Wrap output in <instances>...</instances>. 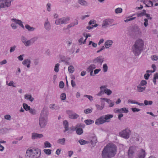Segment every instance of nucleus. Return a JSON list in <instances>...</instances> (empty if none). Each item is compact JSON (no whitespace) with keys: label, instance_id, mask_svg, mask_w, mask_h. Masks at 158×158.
Listing matches in <instances>:
<instances>
[{"label":"nucleus","instance_id":"5","mask_svg":"<svg viewBox=\"0 0 158 158\" xmlns=\"http://www.w3.org/2000/svg\"><path fill=\"white\" fill-rule=\"evenodd\" d=\"M112 114H107L100 117L97 119L95 122V124L97 125L102 124L106 122L109 121V119L113 117Z\"/></svg>","mask_w":158,"mask_h":158},{"label":"nucleus","instance_id":"10","mask_svg":"<svg viewBox=\"0 0 158 158\" xmlns=\"http://www.w3.org/2000/svg\"><path fill=\"white\" fill-rule=\"evenodd\" d=\"M136 152V148L134 146L131 147L129 149L128 155L129 158H133Z\"/></svg>","mask_w":158,"mask_h":158},{"label":"nucleus","instance_id":"35","mask_svg":"<svg viewBox=\"0 0 158 158\" xmlns=\"http://www.w3.org/2000/svg\"><path fill=\"white\" fill-rule=\"evenodd\" d=\"M23 106L25 110L26 111H29L31 108L27 104L23 103Z\"/></svg>","mask_w":158,"mask_h":158},{"label":"nucleus","instance_id":"45","mask_svg":"<svg viewBox=\"0 0 158 158\" xmlns=\"http://www.w3.org/2000/svg\"><path fill=\"white\" fill-rule=\"evenodd\" d=\"M86 41V40L85 39H84V38L82 37L79 39L78 40V42L81 44H85Z\"/></svg>","mask_w":158,"mask_h":158},{"label":"nucleus","instance_id":"64","mask_svg":"<svg viewBox=\"0 0 158 158\" xmlns=\"http://www.w3.org/2000/svg\"><path fill=\"white\" fill-rule=\"evenodd\" d=\"M136 102L135 100H134L132 99H129L127 101V102L128 103H131V104H136Z\"/></svg>","mask_w":158,"mask_h":158},{"label":"nucleus","instance_id":"14","mask_svg":"<svg viewBox=\"0 0 158 158\" xmlns=\"http://www.w3.org/2000/svg\"><path fill=\"white\" fill-rule=\"evenodd\" d=\"M44 25V28L46 30L49 31L51 30V26L48 19H47V20L45 21Z\"/></svg>","mask_w":158,"mask_h":158},{"label":"nucleus","instance_id":"9","mask_svg":"<svg viewBox=\"0 0 158 158\" xmlns=\"http://www.w3.org/2000/svg\"><path fill=\"white\" fill-rule=\"evenodd\" d=\"M114 20L110 19H107L103 21L102 24V27L103 28H106L108 26H113L112 24L114 22Z\"/></svg>","mask_w":158,"mask_h":158},{"label":"nucleus","instance_id":"44","mask_svg":"<svg viewBox=\"0 0 158 158\" xmlns=\"http://www.w3.org/2000/svg\"><path fill=\"white\" fill-rule=\"evenodd\" d=\"M52 146L51 144L48 141H45L44 143V148H50Z\"/></svg>","mask_w":158,"mask_h":158},{"label":"nucleus","instance_id":"62","mask_svg":"<svg viewBox=\"0 0 158 158\" xmlns=\"http://www.w3.org/2000/svg\"><path fill=\"white\" fill-rule=\"evenodd\" d=\"M131 109L132 110V111L134 112H139L140 110V109L137 108L136 107L132 108Z\"/></svg>","mask_w":158,"mask_h":158},{"label":"nucleus","instance_id":"33","mask_svg":"<svg viewBox=\"0 0 158 158\" xmlns=\"http://www.w3.org/2000/svg\"><path fill=\"white\" fill-rule=\"evenodd\" d=\"M84 123H85L86 125H90L91 124L94 123V121L92 120L89 119L85 120L84 121Z\"/></svg>","mask_w":158,"mask_h":158},{"label":"nucleus","instance_id":"16","mask_svg":"<svg viewBox=\"0 0 158 158\" xmlns=\"http://www.w3.org/2000/svg\"><path fill=\"white\" fill-rule=\"evenodd\" d=\"M104 60V58L102 56H99L95 58L93 60V62L96 64H101Z\"/></svg>","mask_w":158,"mask_h":158},{"label":"nucleus","instance_id":"7","mask_svg":"<svg viewBox=\"0 0 158 158\" xmlns=\"http://www.w3.org/2000/svg\"><path fill=\"white\" fill-rule=\"evenodd\" d=\"M14 0H0V8H5L10 7L12 2Z\"/></svg>","mask_w":158,"mask_h":158},{"label":"nucleus","instance_id":"55","mask_svg":"<svg viewBox=\"0 0 158 158\" xmlns=\"http://www.w3.org/2000/svg\"><path fill=\"white\" fill-rule=\"evenodd\" d=\"M66 98V95L64 93H62L60 95V98L62 100H64Z\"/></svg>","mask_w":158,"mask_h":158},{"label":"nucleus","instance_id":"34","mask_svg":"<svg viewBox=\"0 0 158 158\" xmlns=\"http://www.w3.org/2000/svg\"><path fill=\"white\" fill-rule=\"evenodd\" d=\"M63 125L65 128V131H68L69 129L68 123L66 120H64L63 121Z\"/></svg>","mask_w":158,"mask_h":158},{"label":"nucleus","instance_id":"60","mask_svg":"<svg viewBox=\"0 0 158 158\" xmlns=\"http://www.w3.org/2000/svg\"><path fill=\"white\" fill-rule=\"evenodd\" d=\"M147 84V82L145 80H143L140 81L139 85L141 86H144L146 85Z\"/></svg>","mask_w":158,"mask_h":158},{"label":"nucleus","instance_id":"38","mask_svg":"<svg viewBox=\"0 0 158 158\" xmlns=\"http://www.w3.org/2000/svg\"><path fill=\"white\" fill-rule=\"evenodd\" d=\"M104 88V86H103L102 85L100 87V91L97 94L98 96H101L104 94L103 89Z\"/></svg>","mask_w":158,"mask_h":158},{"label":"nucleus","instance_id":"50","mask_svg":"<svg viewBox=\"0 0 158 158\" xmlns=\"http://www.w3.org/2000/svg\"><path fill=\"white\" fill-rule=\"evenodd\" d=\"M59 66L60 64L59 63L56 64H55L54 69V70L57 73L59 71Z\"/></svg>","mask_w":158,"mask_h":158},{"label":"nucleus","instance_id":"1","mask_svg":"<svg viewBox=\"0 0 158 158\" xmlns=\"http://www.w3.org/2000/svg\"><path fill=\"white\" fill-rule=\"evenodd\" d=\"M116 147L113 144H109L106 146L102 152V158H110L114 156L116 153Z\"/></svg>","mask_w":158,"mask_h":158},{"label":"nucleus","instance_id":"2","mask_svg":"<svg viewBox=\"0 0 158 158\" xmlns=\"http://www.w3.org/2000/svg\"><path fill=\"white\" fill-rule=\"evenodd\" d=\"M41 150L38 148H30L26 152V156L27 158H40Z\"/></svg>","mask_w":158,"mask_h":158},{"label":"nucleus","instance_id":"54","mask_svg":"<svg viewBox=\"0 0 158 158\" xmlns=\"http://www.w3.org/2000/svg\"><path fill=\"white\" fill-rule=\"evenodd\" d=\"M49 107L52 110H56L58 108V107L54 104H51Z\"/></svg>","mask_w":158,"mask_h":158},{"label":"nucleus","instance_id":"47","mask_svg":"<svg viewBox=\"0 0 158 158\" xmlns=\"http://www.w3.org/2000/svg\"><path fill=\"white\" fill-rule=\"evenodd\" d=\"M145 11L143 10L141 12L138 13L136 14V15L138 17H142L145 15Z\"/></svg>","mask_w":158,"mask_h":158},{"label":"nucleus","instance_id":"13","mask_svg":"<svg viewBox=\"0 0 158 158\" xmlns=\"http://www.w3.org/2000/svg\"><path fill=\"white\" fill-rule=\"evenodd\" d=\"M21 41L22 43L26 47H28L31 45L32 44L30 40H27V39L24 36L21 37Z\"/></svg>","mask_w":158,"mask_h":158},{"label":"nucleus","instance_id":"21","mask_svg":"<svg viewBox=\"0 0 158 158\" xmlns=\"http://www.w3.org/2000/svg\"><path fill=\"white\" fill-rule=\"evenodd\" d=\"M102 86H104V88H103L104 94L108 96L110 95L112 93V91L110 89L107 88V86L106 85H103Z\"/></svg>","mask_w":158,"mask_h":158},{"label":"nucleus","instance_id":"12","mask_svg":"<svg viewBox=\"0 0 158 158\" xmlns=\"http://www.w3.org/2000/svg\"><path fill=\"white\" fill-rule=\"evenodd\" d=\"M67 114L69 115V118L71 119L77 118L79 116L75 113H73L72 111L67 110L66 111Z\"/></svg>","mask_w":158,"mask_h":158},{"label":"nucleus","instance_id":"56","mask_svg":"<svg viewBox=\"0 0 158 158\" xmlns=\"http://www.w3.org/2000/svg\"><path fill=\"white\" fill-rule=\"evenodd\" d=\"M16 48V46L15 45H14L10 47V52L11 53L14 52Z\"/></svg>","mask_w":158,"mask_h":158},{"label":"nucleus","instance_id":"6","mask_svg":"<svg viewBox=\"0 0 158 158\" xmlns=\"http://www.w3.org/2000/svg\"><path fill=\"white\" fill-rule=\"evenodd\" d=\"M10 26L13 30H15L18 27V25L23 29L24 28L23 23L22 21L19 19L15 18L11 19Z\"/></svg>","mask_w":158,"mask_h":158},{"label":"nucleus","instance_id":"52","mask_svg":"<svg viewBox=\"0 0 158 158\" xmlns=\"http://www.w3.org/2000/svg\"><path fill=\"white\" fill-rule=\"evenodd\" d=\"M51 4L49 3H48L46 5L47 10L48 12L51 11Z\"/></svg>","mask_w":158,"mask_h":158},{"label":"nucleus","instance_id":"51","mask_svg":"<svg viewBox=\"0 0 158 158\" xmlns=\"http://www.w3.org/2000/svg\"><path fill=\"white\" fill-rule=\"evenodd\" d=\"M102 69L104 72H106L108 70V66L106 64H104L103 65Z\"/></svg>","mask_w":158,"mask_h":158},{"label":"nucleus","instance_id":"59","mask_svg":"<svg viewBox=\"0 0 158 158\" xmlns=\"http://www.w3.org/2000/svg\"><path fill=\"white\" fill-rule=\"evenodd\" d=\"M84 97H86L90 101H92L93 100V97L90 95H85L84 96Z\"/></svg>","mask_w":158,"mask_h":158},{"label":"nucleus","instance_id":"28","mask_svg":"<svg viewBox=\"0 0 158 158\" xmlns=\"http://www.w3.org/2000/svg\"><path fill=\"white\" fill-rule=\"evenodd\" d=\"M78 21L77 20H75L72 23L68 25L67 28H69L72 27H74L75 25H77L78 24Z\"/></svg>","mask_w":158,"mask_h":158},{"label":"nucleus","instance_id":"61","mask_svg":"<svg viewBox=\"0 0 158 158\" xmlns=\"http://www.w3.org/2000/svg\"><path fill=\"white\" fill-rule=\"evenodd\" d=\"M143 24L145 27H147L148 25V20L147 19H144V22Z\"/></svg>","mask_w":158,"mask_h":158},{"label":"nucleus","instance_id":"39","mask_svg":"<svg viewBox=\"0 0 158 158\" xmlns=\"http://www.w3.org/2000/svg\"><path fill=\"white\" fill-rule=\"evenodd\" d=\"M68 71L70 73H72L74 71V67L72 65H70L68 67Z\"/></svg>","mask_w":158,"mask_h":158},{"label":"nucleus","instance_id":"40","mask_svg":"<svg viewBox=\"0 0 158 158\" xmlns=\"http://www.w3.org/2000/svg\"><path fill=\"white\" fill-rule=\"evenodd\" d=\"M123 9L120 7H118L116 8L114 10L115 13L116 14H119L122 12Z\"/></svg>","mask_w":158,"mask_h":158},{"label":"nucleus","instance_id":"3","mask_svg":"<svg viewBox=\"0 0 158 158\" xmlns=\"http://www.w3.org/2000/svg\"><path fill=\"white\" fill-rule=\"evenodd\" d=\"M144 41L141 39L137 40L132 47V51L136 56H139L143 49Z\"/></svg>","mask_w":158,"mask_h":158},{"label":"nucleus","instance_id":"8","mask_svg":"<svg viewBox=\"0 0 158 158\" xmlns=\"http://www.w3.org/2000/svg\"><path fill=\"white\" fill-rule=\"evenodd\" d=\"M131 134V131L128 128H126L119 132V135L125 139H128Z\"/></svg>","mask_w":158,"mask_h":158},{"label":"nucleus","instance_id":"48","mask_svg":"<svg viewBox=\"0 0 158 158\" xmlns=\"http://www.w3.org/2000/svg\"><path fill=\"white\" fill-rule=\"evenodd\" d=\"M92 109L87 108L85 110L84 112L85 114H89L92 112Z\"/></svg>","mask_w":158,"mask_h":158},{"label":"nucleus","instance_id":"19","mask_svg":"<svg viewBox=\"0 0 158 158\" xmlns=\"http://www.w3.org/2000/svg\"><path fill=\"white\" fill-rule=\"evenodd\" d=\"M31 63V60L30 59H26L24 60L22 62V64L23 65L26 66L29 68L30 67V64Z\"/></svg>","mask_w":158,"mask_h":158},{"label":"nucleus","instance_id":"41","mask_svg":"<svg viewBox=\"0 0 158 158\" xmlns=\"http://www.w3.org/2000/svg\"><path fill=\"white\" fill-rule=\"evenodd\" d=\"M88 46H89V47L92 46L94 48H96L97 46V44L96 43L91 41L89 42Z\"/></svg>","mask_w":158,"mask_h":158},{"label":"nucleus","instance_id":"36","mask_svg":"<svg viewBox=\"0 0 158 158\" xmlns=\"http://www.w3.org/2000/svg\"><path fill=\"white\" fill-rule=\"evenodd\" d=\"M96 66L94 64H91L88 67L87 69V71L89 72L90 71H93L94 69L96 68Z\"/></svg>","mask_w":158,"mask_h":158},{"label":"nucleus","instance_id":"57","mask_svg":"<svg viewBox=\"0 0 158 158\" xmlns=\"http://www.w3.org/2000/svg\"><path fill=\"white\" fill-rule=\"evenodd\" d=\"M4 118L6 120H10L11 119V117L9 114H6L4 116Z\"/></svg>","mask_w":158,"mask_h":158},{"label":"nucleus","instance_id":"20","mask_svg":"<svg viewBox=\"0 0 158 158\" xmlns=\"http://www.w3.org/2000/svg\"><path fill=\"white\" fill-rule=\"evenodd\" d=\"M113 41L112 40H106L104 44L105 48H108L111 47Z\"/></svg>","mask_w":158,"mask_h":158},{"label":"nucleus","instance_id":"63","mask_svg":"<svg viewBox=\"0 0 158 158\" xmlns=\"http://www.w3.org/2000/svg\"><path fill=\"white\" fill-rule=\"evenodd\" d=\"M151 58L152 60L154 61H156L158 59L157 56L155 55H153L152 56H151Z\"/></svg>","mask_w":158,"mask_h":158},{"label":"nucleus","instance_id":"11","mask_svg":"<svg viewBox=\"0 0 158 158\" xmlns=\"http://www.w3.org/2000/svg\"><path fill=\"white\" fill-rule=\"evenodd\" d=\"M114 113L117 114L127 113L129 110L128 108L123 107L121 108H116L114 110Z\"/></svg>","mask_w":158,"mask_h":158},{"label":"nucleus","instance_id":"30","mask_svg":"<svg viewBox=\"0 0 158 158\" xmlns=\"http://www.w3.org/2000/svg\"><path fill=\"white\" fill-rule=\"evenodd\" d=\"M25 27L29 31H32L35 30V28L33 27H31L29 25L26 24L25 25Z\"/></svg>","mask_w":158,"mask_h":158},{"label":"nucleus","instance_id":"37","mask_svg":"<svg viewBox=\"0 0 158 158\" xmlns=\"http://www.w3.org/2000/svg\"><path fill=\"white\" fill-rule=\"evenodd\" d=\"M141 86L139 85L137 86V90L139 92H142L145 89V87H142Z\"/></svg>","mask_w":158,"mask_h":158},{"label":"nucleus","instance_id":"15","mask_svg":"<svg viewBox=\"0 0 158 158\" xmlns=\"http://www.w3.org/2000/svg\"><path fill=\"white\" fill-rule=\"evenodd\" d=\"M100 100L102 102L104 101L107 102L109 104V107H112L114 105V102L109 99L106 98H101Z\"/></svg>","mask_w":158,"mask_h":158},{"label":"nucleus","instance_id":"43","mask_svg":"<svg viewBox=\"0 0 158 158\" xmlns=\"http://www.w3.org/2000/svg\"><path fill=\"white\" fill-rule=\"evenodd\" d=\"M97 142V139L96 137L93 136L92 137L91 140V143L92 145L95 144Z\"/></svg>","mask_w":158,"mask_h":158},{"label":"nucleus","instance_id":"18","mask_svg":"<svg viewBox=\"0 0 158 158\" xmlns=\"http://www.w3.org/2000/svg\"><path fill=\"white\" fill-rule=\"evenodd\" d=\"M146 155L145 152L143 149L140 150L136 158H144Z\"/></svg>","mask_w":158,"mask_h":158},{"label":"nucleus","instance_id":"58","mask_svg":"<svg viewBox=\"0 0 158 158\" xmlns=\"http://www.w3.org/2000/svg\"><path fill=\"white\" fill-rule=\"evenodd\" d=\"M38 39V37L37 36H35L33 37L30 40L31 41L32 44H33L34 42L36 41Z\"/></svg>","mask_w":158,"mask_h":158},{"label":"nucleus","instance_id":"25","mask_svg":"<svg viewBox=\"0 0 158 158\" xmlns=\"http://www.w3.org/2000/svg\"><path fill=\"white\" fill-rule=\"evenodd\" d=\"M77 127L78 125H76L74 130L76 131V132L77 134L81 135L83 133V130L81 128H77Z\"/></svg>","mask_w":158,"mask_h":158},{"label":"nucleus","instance_id":"4","mask_svg":"<svg viewBox=\"0 0 158 158\" xmlns=\"http://www.w3.org/2000/svg\"><path fill=\"white\" fill-rule=\"evenodd\" d=\"M48 121L47 115L46 111L43 110L39 118V124L40 128H44L46 126Z\"/></svg>","mask_w":158,"mask_h":158},{"label":"nucleus","instance_id":"31","mask_svg":"<svg viewBox=\"0 0 158 158\" xmlns=\"http://www.w3.org/2000/svg\"><path fill=\"white\" fill-rule=\"evenodd\" d=\"M65 141V139L64 138L59 139L57 140V143L62 145H64Z\"/></svg>","mask_w":158,"mask_h":158},{"label":"nucleus","instance_id":"53","mask_svg":"<svg viewBox=\"0 0 158 158\" xmlns=\"http://www.w3.org/2000/svg\"><path fill=\"white\" fill-rule=\"evenodd\" d=\"M153 103L152 101H147L145 100L144 101V104L145 105H151Z\"/></svg>","mask_w":158,"mask_h":158},{"label":"nucleus","instance_id":"29","mask_svg":"<svg viewBox=\"0 0 158 158\" xmlns=\"http://www.w3.org/2000/svg\"><path fill=\"white\" fill-rule=\"evenodd\" d=\"M55 23L56 25H60L63 24L62 17L58 18L56 19L55 21Z\"/></svg>","mask_w":158,"mask_h":158},{"label":"nucleus","instance_id":"42","mask_svg":"<svg viewBox=\"0 0 158 158\" xmlns=\"http://www.w3.org/2000/svg\"><path fill=\"white\" fill-rule=\"evenodd\" d=\"M29 111V113L32 115H35L37 113V111L35 109L31 108Z\"/></svg>","mask_w":158,"mask_h":158},{"label":"nucleus","instance_id":"26","mask_svg":"<svg viewBox=\"0 0 158 158\" xmlns=\"http://www.w3.org/2000/svg\"><path fill=\"white\" fill-rule=\"evenodd\" d=\"M143 3L146 5V6L147 7H151L153 6L152 2L149 0L143 1Z\"/></svg>","mask_w":158,"mask_h":158},{"label":"nucleus","instance_id":"22","mask_svg":"<svg viewBox=\"0 0 158 158\" xmlns=\"http://www.w3.org/2000/svg\"><path fill=\"white\" fill-rule=\"evenodd\" d=\"M101 105H99L98 104H96L95 105V106L96 107L97 109L98 110H102L104 107L105 106V103L103 101H102V102L101 101Z\"/></svg>","mask_w":158,"mask_h":158},{"label":"nucleus","instance_id":"32","mask_svg":"<svg viewBox=\"0 0 158 158\" xmlns=\"http://www.w3.org/2000/svg\"><path fill=\"white\" fill-rule=\"evenodd\" d=\"M6 85L10 86H12L14 87H16L15 83L12 81H10L9 83L8 81H6Z\"/></svg>","mask_w":158,"mask_h":158},{"label":"nucleus","instance_id":"24","mask_svg":"<svg viewBox=\"0 0 158 158\" xmlns=\"http://www.w3.org/2000/svg\"><path fill=\"white\" fill-rule=\"evenodd\" d=\"M78 3L81 5L86 6L88 5V2L85 0H78Z\"/></svg>","mask_w":158,"mask_h":158},{"label":"nucleus","instance_id":"23","mask_svg":"<svg viewBox=\"0 0 158 158\" xmlns=\"http://www.w3.org/2000/svg\"><path fill=\"white\" fill-rule=\"evenodd\" d=\"M24 98L27 100H28L31 102H32L34 98H33L31 94H26L24 96Z\"/></svg>","mask_w":158,"mask_h":158},{"label":"nucleus","instance_id":"49","mask_svg":"<svg viewBox=\"0 0 158 158\" xmlns=\"http://www.w3.org/2000/svg\"><path fill=\"white\" fill-rule=\"evenodd\" d=\"M78 142L81 145H84L88 143L87 141L83 139L79 140Z\"/></svg>","mask_w":158,"mask_h":158},{"label":"nucleus","instance_id":"17","mask_svg":"<svg viewBox=\"0 0 158 158\" xmlns=\"http://www.w3.org/2000/svg\"><path fill=\"white\" fill-rule=\"evenodd\" d=\"M43 136V135L41 134H38L35 132H33L31 133V139H40L42 138Z\"/></svg>","mask_w":158,"mask_h":158},{"label":"nucleus","instance_id":"27","mask_svg":"<svg viewBox=\"0 0 158 158\" xmlns=\"http://www.w3.org/2000/svg\"><path fill=\"white\" fill-rule=\"evenodd\" d=\"M62 23L63 24H67L69 23L70 20V18L68 16L64 17H62Z\"/></svg>","mask_w":158,"mask_h":158},{"label":"nucleus","instance_id":"46","mask_svg":"<svg viewBox=\"0 0 158 158\" xmlns=\"http://www.w3.org/2000/svg\"><path fill=\"white\" fill-rule=\"evenodd\" d=\"M43 152L46 155H50L51 154L52 150L50 149H44Z\"/></svg>","mask_w":158,"mask_h":158}]
</instances>
